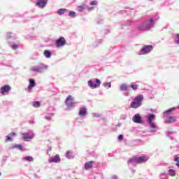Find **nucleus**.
Instances as JSON below:
<instances>
[{
  "label": "nucleus",
  "mask_w": 179,
  "mask_h": 179,
  "mask_svg": "<svg viewBox=\"0 0 179 179\" xmlns=\"http://www.w3.org/2000/svg\"><path fill=\"white\" fill-rule=\"evenodd\" d=\"M155 27V20L153 18H150L143 22L140 23L138 25V30L140 31H145V30H150L152 27Z\"/></svg>",
  "instance_id": "f257e3e1"
},
{
  "label": "nucleus",
  "mask_w": 179,
  "mask_h": 179,
  "mask_svg": "<svg viewBox=\"0 0 179 179\" xmlns=\"http://www.w3.org/2000/svg\"><path fill=\"white\" fill-rule=\"evenodd\" d=\"M146 119L150 128V132H152V134L157 132V129H159V127L155 124L154 122L156 120V115L154 114H149L146 116Z\"/></svg>",
  "instance_id": "f03ea898"
},
{
  "label": "nucleus",
  "mask_w": 179,
  "mask_h": 179,
  "mask_svg": "<svg viewBox=\"0 0 179 179\" xmlns=\"http://www.w3.org/2000/svg\"><path fill=\"white\" fill-rule=\"evenodd\" d=\"M176 110V108H171L169 110H166L164 112V115H166V119L165 120L166 124H173L177 121V117L176 116H170V114L173 113Z\"/></svg>",
  "instance_id": "7ed1b4c3"
},
{
  "label": "nucleus",
  "mask_w": 179,
  "mask_h": 179,
  "mask_svg": "<svg viewBox=\"0 0 179 179\" xmlns=\"http://www.w3.org/2000/svg\"><path fill=\"white\" fill-rule=\"evenodd\" d=\"M48 69V65H45L43 63H39L36 66H34L31 68V71L32 72H36V73H43L44 71H47Z\"/></svg>",
  "instance_id": "20e7f679"
},
{
  "label": "nucleus",
  "mask_w": 179,
  "mask_h": 179,
  "mask_svg": "<svg viewBox=\"0 0 179 179\" xmlns=\"http://www.w3.org/2000/svg\"><path fill=\"white\" fill-rule=\"evenodd\" d=\"M149 160V157L146 156L138 157L136 158L130 159L128 161L129 164H139L141 163H145Z\"/></svg>",
  "instance_id": "39448f33"
},
{
  "label": "nucleus",
  "mask_w": 179,
  "mask_h": 179,
  "mask_svg": "<svg viewBox=\"0 0 179 179\" xmlns=\"http://www.w3.org/2000/svg\"><path fill=\"white\" fill-rule=\"evenodd\" d=\"M143 101V95H138L131 101L130 107L131 108H138L142 106Z\"/></svg>",
  "instance_id": "423d86ee"
},
{
  "label": "nucleus",
  "mask_w": 179,
  "mask_h": 179,
  "mask_svg": "<svg viewBox=\"0 0 179 179\" xmlns=\"http://www.w3.org/2000/svg\"><path fill=\"white\" fill-rule=\"evenodd\" d=\"M153 51V45H144L139 52H138V55H146Z\"/></svg>",
  "instance_id": "0eeeda50"
},
{
  "label": "nucleus",
  "mask_w": 179,
  "mask_h": 179,
  "mask_svg": "<svg viewBox=\"0 0 179 179\" xmlns=\"http://www.w3.org/2000/svg\"><path fill=\"white\" fill-rule=\"evenodd\" d=\"M87 85L90 89H97V87H100V85H101V81L97 78H92L87 82Z\"/></svg>",
  "instance_id": "6e6552de"
},
{
  "label": "nucleus",
  "mask_w": 179,
  "mask_h": 179,
  "mask_svg": "<svg viewBox=\"0 0 179 179\" xmlns=\"http://www.w3.org/2000/svg\"><path fill=\"white\" fill-rule=\"evenodd\" d=\"M75 98L72 95H69L66 99V105L67 108H72L76 106L77 102H74Z\"/></svg>",
  "instance_id": "1a4fd4ad"
},
{
  "label": "nucleus",
  "mask_w": 179,
  "mask_h": 179,
  "mask_svg": "<svg viewBox=\"0 0 179 179\" xmlns=\"http://www.w3.org/2000/svg\"><path fill=\"white\" fill-rule=\"evenodd\" d=\"M29 85L27 88V93H31V90H33V89H34V87H36V81L34 80V79L33 78H30L29 80Z\"/></svg>",
  "instance_id": "9d476101"
},
{
  "label": "nucleus",
  "mask_w": 179,
  "mask_h": 179,
  "mask_svg": "<svg viewBox=\"0 0 179 179\" xmlns=\"http://www.w3.org/2000/svg\"><path fill=\"white\" fill-rule=\"evenodd\" d=\"M22 139H24L26 142H29V141H30V139H33V138H34L35 134L33 132L22 133Z\"/></svg>",
  "instance_id": "9b49d317"
},
{
  "label": "nucleus",
  "mask_w": 179,
  "mask_h": 179,
  "mask_svg": "<svg viewBox=\"0 0 179 179\" xmlns=\"http://www.w3.org/2000/svg\"><path fill=\"white\" fill-rule=\"evenodd\" d=\"M10 92V87L9 85H6L0 88V92L3 96H6Z\"/></svg>",
  "instance_id": "f8f14e48"
},
{
  "label": "nucleus",
  "mask_w": 179,
  "mask_h": 179,
  "mask_svg": "<svg viewBox=\"0 0 179 179\" xmlns=\"http://www.w3.org/2000/svg\"><path fill=\"white\" fill-rule=\"evenodd\" d=\"M66 44V41H65V38L60 37L59 39L56 41V46L59 47H64Z\"/></svg>",
  "instance_id": "ddd939ff"
},
{
  "label": "nucleus",
  "mask_w": 179,
  "mask_h": 179,
  "mask_svg": "<svg viewBox=\"0 0 179 179\" xmlns=\"http://www.w3.org/2000/svg\"><path fill=\"white\" fill-rule=\"evenodd\" d=\"M132 121L136 124H142V122H143V121H142V117H141V115L138 113L133 116Z\"/></svg>",
  "instance_id": "4468645a"
},
{
  "label": "nucleus",
  "mask_w": 179,
  "mask_h": 179,
  "mask_svg": "<svg viewBox=\"0 0 179 179\" xmlns=\"http://www.w3.org/2000/svg\"><path fill=\"white\" fill-rule=\"evenodd\" d=\"M60 162H61V158L58 155H56L55 156L48 159V163H60Z\"/></svg>",
  "instance_id": "2eb2a0df"
},
{
  "label": "nucleus",
  "mask_w": 179,
  "mask_h": 179,
  "mask_svg": "<svg viewBox=\"0 0 179 179\" xmlns=\"http://www.w3.org/2000/svg\"><path fill=\"white\" fill-rule=\"evenodd\" d=\"M48 2V0H38L36 2V5L38 6V8L43 9V8H45V6H47Z\"/></svg>",
  "instance_id": "dca6fc26"
},
{
  "label": "nucleus",
  "mask_w": 179,
  "mask_h": 179,
  "mask_svg": "<svg viewBox=\"0 0 179 179\" xmlns=\"http://www.w3.org/2000/svg\"><path fill=\"white\" fill-rule=\"evenodd\" d=\"M87 114V109L86 107H81L80 108L78 115H80V118H83Z\"/></svg>",
  "instance_id": "f3484780"
},
{
  "label": "nucleus",
  "mask_w": 179,
  "mask_h": 179,
  "mask_svg": "<svg viewBox=\"0 0 179 179\" xmlns=\"http://www.w3.org/2000/svg\"><path fill=\"white\" fill-rule=\"evenodd\" d=\"M93 164H94V161H90L85 164V170H90L93 167Z\"/></svg>",
  "instance_id": "a211bd4d"
},
{
  "label": "nucleus",
  "mask_w": 179,
  "mask_h": 179,
  "mask_svg": "<svg viewBox=\"0 0 179 179\" xmlns=\"http://www.w3.org/2000/svg\"><path fill=\"white\" fill-rule=\"evenodd\" d=\"M16 133H10L8 136H6V142L12 141V136H15Z\"/></svg>",
  "instance_id": "6ab92c4d"
},
{
  "label": "nucleus",
  "mask_w": 179,
  "mask_h": 179,
  "mask_svg": "<svg viewBox=\"0 0 179 179\" xmlns=\"http://www.w3.org/2000/svg\"><path fill=\"white\" fill-rule=\"evenodd\" d=\"M43 55L44 57H45V58H51V52L48 50H45L43 52Z\"/></svg>",
  "instance_id": "aec40b11"
},
{
  "label": "nucleus",
  "mask_w": 179,
  "mask_h": 179,
  "mask_svg": "<svg viewBox=\"0 0 179 179\" xmlns=\"http://www.w3.org/2000/svg\"><path fill=\"white\" fill-rule=\"evenodd\" d=\"M120 87V90L124 91V92H127V90L129 89V87L127 84H122Z\"/></svg>",
  "instance_id": "412c9836"
},
{
  "label": "nucleus",
  "mask_w": 179,
  "mask_h": 179,
  "mask_svg": "<svg viewBox=\"0 0 179 179\" xmlns=\"http://www.w3.org/2000/svg\"><path fill=\"white\" fill-rule=\"evenodd\" d=\"M85 9H86V4H83V5L77 7V10L78 12H83V10H85Z\"/></svg>",
  "instance_id": "4be33fe9"
},
{
  "label": "nucleus",
  "mask_w": 179,
  "mask_h": 179,
  "mask_svg": "<svg viewBox=\"0 0 179 179\" xmlns=\"http://www.w3.org/2000/svg\"><path fill=\"white\" fill-rule=\"evenodd\" d=\"M22 160H24V162H29L30 163L31 162H33L34 159L31 156H27L22 158Z\"/></svg>",
  "instance_id": "5701e85b"
},
{
  "label": "nucleus",
  "mask_w": 179,
  "mask_h": 179,
  "mask_svg": "<svg viewBox=\"0 0 179 179\" xmlns=\"http://www.w3.org/2000/svg\"><path fill=\"white\" fill-rule=\"evenodd\" d=\"M10 47H11V48H13V50H17V48H19V45L16 43H13L12 42L8 43Z\"/></svg>",
  "instance_id": "b1692460"
},
{
  "label": "nucleus",
  "mask_w": 179,
  "mask_h": 179,
  "mask_svg": "<svg viewBox=\"0 0 179 179\" xmlns=\"http://www.w3.org/2000/svg\"><path fill=\"white\" fill-rule=\"evenodd\" d=\"M168 174L171 177H176V171H174L173 169H169L168 171Z\"/></svg>",
  "instance_id": "393cba45"
},
{
  "label": "nucleus",
  "mask_w": 179,
  "mask_h": 179,
  "mask_svg": "<svg viewBox=\"0 0 179 179\" xmlns=\"http://www.w3.org/2000/svg\"><path fill=\"white\" fill-rule=\"evenodd\" d=\"M65 12H68V10H66V8H60L57 10L58 15H64Z\"/></svg>",
  "instance_id": "a878e982"
},
{
  "label": "nucleus",
  "mask_w": 179,
  "mask_h": 179,
  "mask_svg": "<svg viewBox=\"0 0 179 179\" xmlns=\"http://www.w3.org/2000/svg\"><path fill=\"white\" fill-rule=\"evenodd\" d=\"M33 107H35V108H38L40 106H41V103L40 101H34L32 103Z\"/></svg>",
  "instance_id": "bb28decb"
},
{
  "label": "nucleus",
  "mask_w": 179,
  "mask_h": 179,
  "mask_svg": "<svg viewBox=\"0 0 179 179\" xmlns=\"http://www.w3.org/2000/svg\"><path fill=\"white\" fill-rule=\"evenodd\" d=\"M66 157H67V159H73V155H72V152L67 151L66 154Z\"/></svg>",
  "instance_id": "cd10ccee"
},
{
  "label": "nucleus",
  "mask_w": 179,
  "mask_h": 179,
  "mask_svg": "<svg viewBox=\"0 0 179 179\" xmlns=\"http://www.w3.org/2000/svg\"><path fill=\"white\" fill-rule=\"evenodd\" d=\"M130 87H131V89L133 90H138V88L139 87V85H137V84H131L130 85Z\"/></svg>",
  "instance_id": "c85d7f7f"
},
{
  "label": "nucleus",
  "mask_w": 179,
  "mask_h": 179,
  "mask_svg": "<svg viewBox=\"0 0 179 179\" xmlns=\"http://www.w3.org/2000/svg\"><path fill=\"white\" fill-rule=\"evenodd\" d=\"M14 148H16V149H18L19 150H22V151L24 150V148L20 144H16Z\"/></svg>",
  "instance_id": "c756f323"
},
{
  "label": "nucleus",
  "mask_w": 179,
  "mask_h": 179,
  "mask_svg": "<svg viewBox=\"0 0 179 179\" xmlns=\"http://www.w3.org/2000/svg\"><path fill=\"white\" fill-rule=\"evenodd\" d=\"M103 86L106 89H110L111 87V83H103Z\"/></svg>",
  "instance_id": "7c9ffc66"
},
{
  "label": "nucleus",
  "mask_w": 179,
  "mask_h": 179,
  "mask_svg": "<svg viewBox=\"0 0 179 179\" xmlns=\"http://www.w3.org/2000/svg\"><path fill=\"white\" fill-rule=\"evenodd\" d=\"M10 38H13V36H12V33H10V32L7 33L6 40H7L8 43H10V42H9Z\"/></svg>",
  "instance_id": "2f4dec72"
},
{
  "label": "nucleus",
  "mask_w": 179,
  "mask_h": 179,
  "mask_svg": "<svg viewBox=\"0 0 179 179\" xmlns=\"http://www.w3.org/2000/svg\"><path fill=\"white\" fill-rule=\"evenodd\" d=\"M69 16H70V17H75L76 16V13H75V11H70L69 13Z\"/></svg>",
  "instance_id": "473e14b6"
},
{
  "label": "nucleus",
  "mask_w": 179,
  "mask_h": 179,
  "mask_svg": "<svg viewBox=\"0 0 179 179\" xmlns=\"http://www.w3.org/2000/svg\"><path fill=\"white\" fill-rule=\"evenodd\" d=\"M175 42L176 44H179V34H176Z\"/></svg>",
  "instance_id": "72a5a7b5"
},
{
  "label": "nucleus",
  "mask_w": 179,
  "mask_h": 179,
  "mask_svg": "<svg viewBox=\"0 0 179 179\" xmlns=\"http://www.w3.org/2000/svg\"><path fill=\"white\" fill-rule=\"evenodd\" d=\"M92 117H94V118H99V117H101V115L99 113H92Z\"/></svg>",
  "instance_id": "f704fd0d"
},
{
  "label": "nucleus",
  "mask_w": 179,
  "mask_h": 179,
  "mask_svg": "<svg viewBox=\"0 0 179 179\" xmlns=\"http://www.w3.org/2000/svg\"><path fill=\"white\" fill-rule=\"evenodd\" d=\"M90 5L91 6L97 5V1L94 0V1H90Z\"/></svg>",
  "instance_id": "c9c22d12"
},
{
  "label": "nucleus",
  "mask_w": 179,
  "mask_h": 179,
  "mask_svg": "<svg viewBox=\"0 0 179 179\" xmlns=\"http://www.w3.org/2000/svg\"><path fill=\"white\" fill-rule=\"evenodd\" d=\"M117 139L118 141H122V139H124V136L122 134L119 135Z\"/></svg>",
  "instance_id": "e433bc0d"
},
{
  "label": "nucleus",
  "mask_w": 179,
  "mask_h": 179,
  "mask_svg": "<svg viewBox=\"0 0 179 179\" xmlns=\"http://www.w3.org/2000/svg\"><path fill=\"white\" fill-rule=\"evenodd\" d=\"M126 118H127V115L126 114L121 115L120 119L126 120Z\"/></svg>",
  "instance_id": "4c0bfd02"
},
{
  "label": "nucleus",
  "mask_w": 179,
  "mask_h": 179,
  "mask_svg": "<svg viewBox=\"0 0 179 179\" xmlns=\"http://www.w3.org/2000/svg\"><path fill=\"white\" fill-rule=\"evenodd\" d=\"M45 120H48V121H50L51 120V117L50 116H45Z\"/></svg>",
  "instance_id": "58836bf2"
},
{
  "label": "nucleus",
  "mask_w": 179,
  "mask_h": 179,
  "mask_svg": "<svg viewBox=\"0 0 179 179\" xmlns=\"http://www.w3.org/2000/svg\"><path fill=\"white\" fill-rule=\"evenodd\" d=\"M167 176V173H161V178H163V177Z\"/></svg>",
  "instance_id": "ea45409f"
},
{
  "label": "nucleus",
  "mask_w": 179,
  "mask_h": 179,
  "mask_svg": "<svg viewBox=\"0 0 179 179\" xmlns=\"http://www.w3.org/2000/svg\"><path fill=\"white\" fill-rule=\"evenodd\" d=\"M172 134H173V131H168L167 135L168 136H170V135H172Z\"/></svg>",
  "instance_id": "a19ab883"
},
{
  "label": "nucleus",
  "mask_w": 179,
  "mask_h": 179,
  "mask_svg": "<svg viewBox=\"0 0 179 179\" xmlns=\"http://www.w3.org/2000/svg\"><path fill=\"white\" fill-rule=\"evenodd\" d=\"M112 179H118V178L117 177V176L114 175V176L112 177Z\"/></svg>",
  "instance_id": "79ce46f5"
},
{
  "label": "nucleus",
  "mask_w": 179,
  "mask_h": 179,
  "mask_svg": "<svg viewBox=\"0 0 179 179\" xmlns=\"http://www.w3.org/2000/svg\"><path fill=\"white\" fill-rule=\"evenodd\" d=\"M94 9L93 7L88 8V10H93Z\"/></svg>",
  "instance_id": "37998d69"
},
{
  "label": "nucleus",
  "mask_w": 179,
  "mask_h": 179,
  "mask_svg": "<svg viewBox=\"0 0 179 179\" xmlns=\"http://www.w3.org/2000/svg\"><path fill=\"white\" fill-rule=\"evenodd\" d=\"M1 174H2V173L0 172V176H1Z\"/></svg>",
  "instance_id": "c03bdc74"
},
{
  "label": "nucleus",
  "mask_w": 179,
  "mask_h": 179,
  "mask_svg": "<svg viewBox=\"0 0 179 179\" xmlns=\"http://www.w3.org/2000/svg\"><path fill=\"white\" fill-rule=\"evenodd\" d=\"M150 1H153V0H150Z\"/></svg>",
  "instance_id": "a18cd8bd"
}]
</instances>
